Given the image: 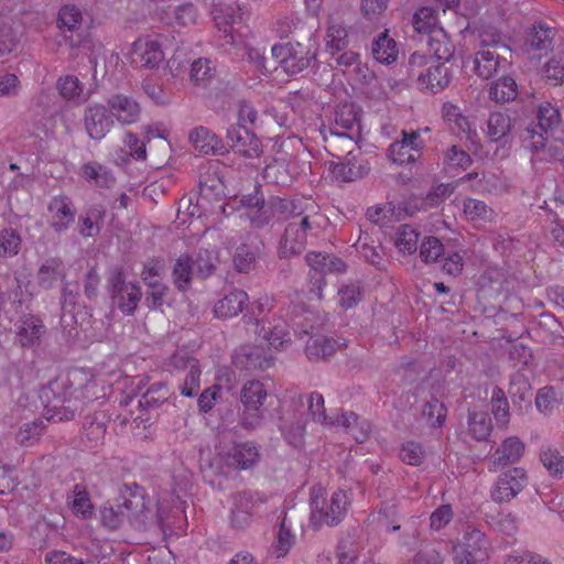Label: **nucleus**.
<instances>
[{
    "label": "nucleus",
    "instance_id": "1",
    "mask_svg": "<svg viewBox=\"0 0 564 564\" xmlns=\"http://www.w3.org/2000/svg\"><path fill=\"white\" fill-rule=\"evenodd\" d=\"M308 415L311 420L327 429L343 427L351 437L361 443L370 432L368 422H359L358 416L352 412L340 410L326 412L324 397L318 392H312L307 397Z\"/></svg>",
    "mask_w": 564,
    "mask_h": 564
},
{
    "label": "nucleus",
    "instance_id": "2",
    "mask_svg": "<svg viewBox=\"0 0 564 564\" xmlns=\"http://www.w3.org/2000/svg\"><path fill=\"white\" fill-rule=\"evenodd\" d=\"M212 14L220 45L228 51L245 48L249 29L245 23L246 13L242 8L236 2H221L215 6Z\"/></svg>",
    "mask_w": 564,
    "mask_h": 564
},
{
    "label": "nucleus",
    "instance_id": "3",
    "mask_svg": "<svg viewBox=\"0 0 564 564\" xmlns=\"http://www.w3.org/2000/svg\"><path fill=\"white\" fill-rule=\"evenodd\" d=\"M410 73L422 90L433 94L444 89L451 80L448 68L443 63L431 61L420 53L411 55Z\"/></svg>",
    "mask_w": 564,
    "mask_h": 564
},
{
    "label": "nucleus",
    "instance_id": "4",
    "mask_svg": "<svg viewBox=\"0 0 564 564\" xmlns=\"http://www.w3.org/2000/svg\"><path fill=\"white\" fill-rule=\"evenodd\" d=\"M90 381V375L84 369H72L67 372L65 379H59L57 386H65L69 383L70 391L67 392L69 397H73L79 389L87 387ZM78 406L73 404L72 398H64L63 400L56 399L52 404H48L44 409V417L52 422H63L74 419L75 412Z\"/></svg>",
    "mask_w": 564,
    "mask_h": 564
},
{
    "label": "nucleus",
    "instance_id": "5",
    "mask_svg": "<svg viewBox=\"0 0 564 564\" xmlns=\"http://www.w3.org/2000/svg\"><path fill=\"white\" fill-rule=\"evenodd\" d=\"M349 505L348 496H312L311 524L315 530L323 525L338 524L345 518Z\"/></svg>",
    "mask_w": 564,
    "mask_h": 564
},
{
    "label": "nucleus",
    "instance_id": "6",
    "mask_svg": "<svg viewBox=\"0 0 564 564\" xmlns=\"http://www.w3.org/2000/svg\"><path fill=\"white\" fill-rule=\"evenodd\" d=\"M268 397L262 382L250 380L241 388L240 400L243 404L242 422L246 426L256 427L263 419L262 405Z\"/></svg>",
    "mask_w": 564,
    "mask_h": 564
},
{
    "label": "nucleus",
    "instance_id": "7",
    "mask_svg": "<svg viewBox=\"0 0 564 564\" xmlns=\"http://www.w3.org/2000/svg\"><path fill=\"white\" fill-rule=\"evenodd\" d=\"M242 204L247 207L246 216L257 227L263 226L274 213L294 214L295 205L293 202L276 198L268 204L258 194L243 197Z\"/></svg>",
    "mask_w": 564,
    "mask_h": 564
},
{
    "label": "nucleus",
    "instance_id": "8",
    "mask_svg": "<svg viewBox=\"0 0 564 564\" xmlns=\"http://www.w3.org/2000/svg\"><path fill=\"white\" fill-rule=\"evenodd\" d=\"M131 65L137 68L155 69L164 61L165 55L161 42L152 36L138 37L128 53Z\"/></svg>",
    "mask_w": 564,
    "mask_h": 564
},
{
    "label": "nucleus",
    "instance_id": "9",
    "mask_svg": "<svg viewBox=\"0 0 564 564\" xmlns=\"http://www.w3.org/2000/svg\"><path fill=\"white\" fill-rule=\"evenodd\" d=\"M271 52L282 69L291 76L304 70L310 65L312 58L308 50L299 42L275 44L272 46Z\"/></svg>",
    "mask_w": 564,
    "mask_h": 564
},
{
    "label": "nucleus",
    "instance_id": "10",
    "mask_svg": "<svg viewBox=\"0 0 564 564\" xmlns=\"http://www.w3.org/2000/svg\"><path fill=\"white\" fill-rule=\"evenodd\" d=\"M84 127L93 140L104 139L113 128L115 121L107 105L90 102L84 110Z\"/></svg>",
    "mask_w": 564,
    "mask_h": 564
},
{
    "label": "nucleus",
    "instance_id": "11",
    "mask_svg": "<svg viewBox=\"0 0 564 564\" xmlns=\"http://www.w3.org/2000/svg\"><path fill=\"white\" fill-rule=\"evenodd\" d=\"M453 192L454 187L452 185L440 184L435 186L431 192H429L426 197L412 198L409 202H406L402 208L398 207V212L395 210L397 206L393 203H389V212H391L392 215H395L399 218L404 216H413L416 212L421 209L438 206Z\"/></svg>",
    "mask_w": 564,
    "mask_h": 564
},
{
    "label": "nucleus",
    "instance_id": "12",
    "mask_svg": "<svg viewBox=\"0 0 564 564\" xmlns=\"http://www.w3.org/2000/svg\"><path fill=\"white\" fill-rule=\"evenodd\" d=\"M308 265L311 267L310 276L314 280L316 291L311 290L312 296L319 300L322 297V286L324 284V274L327 272H343L345 271V263L333 256L323 253L311 252L306 256Z\"/></svg>",
    "mask_w": 564,
    "mask_h": 564
},
{
    "label": "nucleus",
    "instance_id": "13",
    "mask_svg": "<svg viewBox=\"0 0 564 564\" xmlns=\"http://www.w3.org/2000/svg\"><path fill=\"white\" fill-rule=\"evenodd\" d=\"M232 364L240 370H264L272 366L273 358L268 349L258 345H243L232 357Z\"/></svg>",
    "mask_w": 564,
    "mask_h": 564
},
{
    "label": "nucleus",
    "instance_id": "14",
    "mask_svg": "<svg viewBox=\"0 0 564 564\" xmlns=\"http://www.w3.org/2000/svg\"><path fill=\"white\" fill-rule=\"evenodd\" d=\"M107 106L113 121L122 126L133 124L141 117V106L132 96L115 94L107 99Z\"/></svg>",
    "mask_w": 564,
    "mask_h": 564
},
{
    "label": "nucleus",
    "instance_id": "15",
    "mask_svg": "<svg viewBox=\"0 0 564 564\" xmlns=\"http://www.w3.org/2000/svg\"><path fill=\"white\" fill-rule=\"evenodd\" d=\"M220 163L216 160L208 161L200 167L198 203H203L212 196L219 199L225 195V185L220 175Z\"/></svg>",
    "mask_w": 564,
    "mask_h": 564
},
{
    "label": "nucleus",
    "instance_id": "16",
    "mask_svg": "<svg viewBox=\"0 0 564 564\" xmlns=\"http://www.w3.org/2000/svg\"><path fill=\"white\" fill-rule=\"evenodd\" d=\"M258 336L267 343L268 351L280 350L286 347L291 338L286 330V324L282 318L263 317L257 325Z\"/></svg>",
    "mask_w": 564,
    "mask_h": 564
},
{
    "label": "nucleus",
    "instance_id": "17",
    "mask_svg": "<svg viewBox=\"0 0 564 564\" xmlns=\"http://www.w3.org/2000/svg\"><path fill=\"white\" fill-rule=\"evenodd\" d=\"M75 207L67 196H55L48 204V224L56 232L66 231L75 221Z\"/></svg>",
    "mask_w": 564,
    "mask_h": 564
},
{
    "label": "nucleus",
    "instance_id": "18",
    "mask_svg": "<svg viewBox=\"0 0 564 564\" xmlns=\"http://www.w3.org/2000/svg\"><path fill=\"white\" fill-rule=\"evenodd\" d=\"M311 228L308 218H294L285 228L281 246V253L284 257L301 252L306 243L307 230Z\"/></svg>",
    "mask_w": 564,
    "mask_h": 564
},
{
    "label": "nucleus",
    "instance_id": "19",
    "mask_svg": "<svg viewBox=\"0 0 564 564\" xmlns=\"http://www.w3.org/2000/svg\"><path fill=\"white\" fill-rule=\"evenodd\" d=\"M229 145L246 158H257L261 154V141L243 126L231 127L227 131Z\"/></svg>",
    "mask_w": 564,
    "mask_h": 564
},
{
    "label": "nucleus",
    "instance_id": "20",
    "mask_svg": "<svg viewBox=\"0 0 564 564\" xmlns=\"http://www.w3.org/2000/svg\"><path fill=\"white\" fill-rule=\"evenodd\" d=\"M370 171V164L361 156L349 152L344 162L332 163V176L339 182H354L364 177Z\"/></svg>",
    "mask_w": 564,
    "mask_h": 564
},
{
    "label": "nucleus",
    "instance_id": "21",
    "mask_svg": "<svg viewBox=\"0 0 564 564\" xmlns=\"http://www.w3.org/2000/svg\"><path fill=\"white\" fill-rule=\"evenodd\" d=\"M442 116L448 129L457 137L471 139V137L476 134L474 123L457 105L451 101L444 102Z\"/></svg>",
    "mask_w": 564,
    "mask_h": 564
},
{
    "label": "nucleus",
    "instance_id": "22",
    "mask_svg": "<svg viewBox=\"0 0 564 564\" xmlns=\"http://www.w3.org/2000/svg\"><path fill=\"white\" fill-rule=\"evenodd\" d=\"M422 149V141L419 133H405L400 141H395L390 145L389 158L397 164H405L414 162L419 158Z\"/></svg>",
    "mask_w": 564,
    "mask_h": 564
},
{
    "label": "nucleus",
    "instance_id": "23",
    "mask_svg": "<svg viewBox=\"0 0 564 564\" xmlns=\"http://www.w3.org/2000/svg\"><path fill=\"white\" fill-rule=\"evenodd\" d=\"M497 43L495 45H484L476 52L473 59L475 73L484 79L492 77L506 62L497 53Z\"/></svg>",
    "mask_w": 564,
    "mask_h": 564
},
{
    "label": "nucleus",
    "instance_id": "24",
    "mask_svg": "<svg viewBox=\"0 0 564 564\" xmlns=\"http://www.w3.org/2000/svg\"><path fill=\"white\" fill-rule=\"evenodd\" d=\"M56 89L64 100L74 105H82L90 97L85 84L72 74L61 76L56 82Z\"/></svg>",
    "mask_w": 564,
    "mask_h": 564
},
{
    "label": "nucleus",
    "instance_id": "25",
    "mask_svg": "<svg viewBox=\"0 0 564 564\" xmlns=\"http://www.w3.org/2000/svg\"><path fill=\"white\" fill-rule=\"evenodd\" d=\"M171 364L175 368H188V372L181 388V393L185 397L195 395L199 390V378L202 373L198 361L194 358L187 357L185 354H176L171 358Z\"/></svg>",
    "mask_w": 564,
    "mask_h": 564
},
{
    "label": "nucleus",
    "instance_id": "26",
    "mask_svg": "<svg viewBox=\"0 0 564 564\" xmlns=\"http://www.w3.org/2000/svg\"><path fill=\"white\" fill-rule=\"evenodd\" d=\"M303 335H308V339L306 340L305 351L310 359H319V358L329 357L339 347V344L337 340H335L333 338H328L325 335L318 333L317 330L314 332L313 327H312L311 332L303 329L301 332V337Z\"/></svg>",
    "mask_w": 564,
    "mask_h": 564
},
{
    "label": "nucleus",
    "instance_id": "27",
    "mask_svg": "<svg viewBox=\"0 0 564 564\" xmlns=\"http://www.w3.org/2000/svg\"><path fill=\"white\" fill-rule=\"evenodd\" d=\"M106 209L102 205L96 204L85 209L78 217L77 230L84 238L96 237L104 225Z\"/></svg>",
    "mask_w": 564,
    "mask_h": 564
},
{
    "label": "nucleus",
    "instance_id": "28",
    "mask_svg": "<svg viewBox=\"0 0 564 564\" xmlns=\"http://www.w3.org/2000/svg\"><path fill=\"white\" fill-rule=\"evenodd\" d=\"M232 498L230 522L232 527L238 529L248 525L256 507L265 502L261 497L254 499V496H232Z\"/></svg>",
    "mask_w": 564,
    "mask_h": 564
},
{
    "label": "nucleus",
    "instance_id": "29",
    "mask_svg": "<svg viewBox=\"0 0 564 564\" xmlns=\"http://www.w3.org/2000/svg\"><path fill=\"white\" fill-rule=\"evenodd\" d=\"M193 148L202 154L215 155L224 151L223 141L209 129L205 127H196L188 135Z\"/></svg>",
    "mask_w": 564,
    "mask_h": 564
},
{
    "label": "nucleus",
    "instance_id": "30",
    "mask_svg": "<svg viewBox=\"0 0 564 564\" xmlns=\"http://www.w3.org/2000/svg\"><path fill=\"white\" fill-rule=\"evenodd\" d=\"M524 448V443L519 437L505 438L494 454L492 465L498 468L517 463L523 456Z\"/></svg>",
    "mask_w": 564,
    "mask_h": 564
},
{
    "label": "nucleus",
    "instance_id": "31",
    "mask_svg": "<svg viewBox=\"0 0 564 564\" xmlns=\"http://www.w3.org/2000/svg\"><path fill=\"white\" fill-rule=\"evenodd\" d=\"M33 183V174L22 172L14 163L10 164L1 175L2 188L9 196L19 191H30Z\"/></svg>",
    "mask_w": 564,
    "mask_h": 564
},
{
    "label": "nucleus",
    "instance_id": "32",
    "mask_svg": "<svg viewBox=\"0 0 564 564\" xmlns=\"http://www.w3.org/2000/svg\"><path fill=\"white\" fill-rule=\"evenodd\" d=\"M464 217L475 226L492 223L497 216L496 212L485 202L475 198H464L460 205Z\"/></svg>",
    "mask_w": 564,
    "mask_h": 564
},
{
    "label": "nucleus",
    "instance_id": "33",
    "mask_svg": "<svg viewBox=\"0 0 564 564\" xmlns=\"http://www.w3.org/2000/svg\"><path fill=\"white\" fill-rule=\"evenodd\" d=\"M248 302V294L242 290H231L214 306L217 317L230 318L242 312Z\"/></svg>",
    "mask_w": 564,
    "mask_h": 564
},
{
    "label": "nucleus",
    "instance_id": "34",
    "mask_svg": "<svg viewBox=\"0 0 564 564\" xmlns=\"http://www.w3.org/2000/svg\"><path fill=\"white\" fill-rule=\"evenodd\" d=\"M528 475L523 468L513 467L498 477L496 494H520L528 485Z\"/></svg>",
    "mask_w": 564,
    "mask_h": 564
},
{
    "label": "nucleus",
    "instance_id": "35",
    "mask_svg": "<svg viewBox=\"0 0 564 564\" xmlns=\"http://www.w3.org/2000/svg\"><path fill=\"white\" fill-rule=\"evenodd\" d=\"M112 297L123 313L131 314L141 299V290L135 283L119 282L115 284Z\"/></svg>",
    "mask_w": 564,
    "mask_h": 564
},
{
    "label": "nucleus",
    "instance_id": "36",
    "mask_svg": "<svg viewBox=\"0 0 564 564\" xmlns=\"http://www.w3.org/2000/svg\"><path fill=\"white\" fill-rule=\"evenodd\" d=\"M325 43L328 48L336 52L344 50L348 45V30L339 13L329 14L328 17Z\"/></svg>",
    "mask_w": 564,
    "mask_h": 564
},
{
    "label": "nucleus",
    "instance_id": "37",
    "mask_svg": "<svg viewBox=\"0 0 564 564\" xmlns=\"http://www.w3.org/2000/svg\"><path fill=\"white\" fill-rule=\"evenodd\" d=\"M555 35L554 29L544 23L534 25L527 34L525 47L528 52L546 53Z\"/></svg>",
    "mask_w": 564,
    "mask_h": 564
},
{
    "label": "nucleus",
    "instance_id": "38",
    "mask_svg": "<svg viewBox=\"0 0 564 564\" xmlns=\"http://www.w3.org/2000/svg\"><path fill=\"white\" fill-rule=\"evenodd\" d=\"M371 53L377 62L389 65L398 59L399 46L386 30L373 40Z\"/></svg>",
    "mask_w": 564,
    "mask_h": 564
},
{
    "label": "nucleus",
    "instance_id": "39",
    "mask_svg": "<svg viewBox=\"0 0 564 564\" xmlns=\"http://www.w3.org/2000/svg\"><path fill=\"white\" fill-rule=\"evenodd\" d=\"M420 234L410 225L399 226L393 234L392 241L395 249L402 254H413L417 250Z\"/></svg>",
    "mask_w": 564,
    "mask_h": 564
},
{
    "label": "nucleus",
    "instance_id": "40",
    "mask_svg": "<svg viewBox=\"0 0 564 564\" xmlns=\"http://www.w3.org/2000/svg\"><path fill=\"white\" fill-rule=\"evenodd\" d=\"M44 334V325L34 316H24L20 321L17 338L22 346L34 345Z\"/></svg>",
    "mask_w": 564,
    "mask_h": 564
},
{
    "label": "nucleus",
    "instance_id": "41",
    "mask_svg": "<svg viewBox=\"0 0 564 564\" xmlns=\"http://www.w3.org/2000/svg\"><path fill=\"white\" fill-rule=\"evenodd\" d=\"M79 175L85 181L94 183L100 187H110L115 177L112 173L104 165L97 162H87L80 166Z\"/></svg>",
    "mask_w": 564,
    "mask_h": 564
},
{
    "label": "nucleus",
    "instance_id": "42",
    "mask_svg": "<svg viewBox=\"0 0 564 564\" xmlns=\"http://www.w3.org/2000/svg\"><path fill=\"white\" fill-rule=\"evenodd\" d=\"M429 51L438 61H448L454 54V45L449 41L444 30H434V32L426 37Z\"/></svg>",
    "mask_w": 564,
    "mask_h": 564
},
{
    "label": "nucleus",
    "instance_id": "43",
    "mask_svg": "<svg viewBox=\"0 0 564 564\" xmlns=\"http://www.w3.org/2000/svg\"><path fill=\"white\" fill-rule=\"evenodd\" d=\"M511 118L501 111L491 112L484 129L486 135L494 142L502 140L511 131Z\"/></svg>",
    "mask_w": 564,
    "mask_h": 564
},
{
    "label": "nucleus",
    "instance_id": "44",
    "mask_svg": "<svg viewBox=\"0 0 564 564\" xmlns=\"http://www.w3.org/2000/svg\"><path fill=\"white\" fill-rule=\"evenodd\" d=\"M488 541L485 534L476 528L468 527L464 533L463 541L454 545V552L474 553L486 551Z\"/></svg>",
    "mask_w": 564,
    "mask_h": 564
},
{
    "label": "nucleus",
    "instance_id": "45",
    "mask_svg": "<svg viewBox=\"0 0 564 564\" xmlns=\"http://www.w3.org/2000/svg\"><path fill=\"white\" fill-rule=\"evenodd\" d=\"M280 429L290 445L301 447L304 444L305 423L302 419L295 416L283 417Z\"/></svg>",
    "mask_w": 564,
    "mask_h": 564
},
{
    "label": "nucleus",
    "instance_id": "46",
    "mask_svg": "<svg viewBox=\"0 0 564 564\" xmlns=\"http://www.w3.org/2000/svg\"><path fill=\"white\" fill-rule=\"evenodd\" d=\"M197 274L194 260L187 256H181L173 268V279L180 290H185L189 285L192 278Z\"/></svg>",
    "mask_w": 564,
    "mask_h": 564
},
{
    "label": "nucleus",
    "instance_id": "47",
    "mask_svg": "<svg viewBox=\"0 0 564 564\" xmlns=\"http://www.w3.org/2000/svg\"><path fill=\"white\" fill-rule=\"evenodd\" d=\"M230 458L231 463L238 468L247 469L258 462L259 452L256 446L248 443H241L234 446Z\"/></svg>",
    "mask_w": 564,
    "mask_h": 564
},
{
    "label": "nucleus",
    "instance_id": "48",
    "mask_svg": "<svg viewBox=\"0 0 564 564\" xmlns=\"http://www.w3.org/2000/svg\"><path fill=\"white\" fill-rule=\"evenodd\" d=\"M491 412L498 426L506 427L509 423L510 411L509 402L505 392L499 387H495L491 391Z\"/></svg>",
    "mask_w": 564,
    "mask_h": 564
},
{
    "label": "nucleus",
    "instance_id": "49",
    "mask_svg": "<svg viewBox=\"0 0 564 564\" xmlns=\"http://www.w3.org/2000/svg\"><path fill=\"white\" fill-rule=\"evenodd\" d=\"M163 20L173 26H188L196 23L197 12L193 4L185 3L176 7L171 13L166 12Z\"/></svg>",
    "mask_w": 564,
    "mask_h": 564
},
{
    "label": "nucleus",
    "instance_id": "50",
    "mask_svg": "<svg viewBox=\"0 0 564 564\" xmlns=\"http://www.w3.org/2000/svg\"><path fill=\"white\" fill-rule=\"evenodd\" d=\"M517 83L512 77H501L495 82L489 91V96L496 102H507L517 97Z\"/></svg>",
    "mask_w": 564,
    "mask_h": 564
},
{
    "label": "nucleus",
    "instance_id": "51",
    "mask_svg": "<svg viewBox=\"0 0 564 564\" xmlns=\"http://www.w3.org/2000/svg\"><path fill=\"white\" fill-rule=\"evenodd\" d=\"M335 122L336 131L334 134L338 137H346L349 131H352L355 127H358L359 118L352 106L345 105L337 110Z\"/></svg>",
    "mask_w": 564,
    "mask_h": 564
},
{
    "label": "nucleus",
    "instance_id": "52",
    "mask_svg": "<svg viewBox=\"0 0 564 564\" xmlns=\"http://www.w3.org/2000/svg\"><path fill=\"white\" fill-rule=\"evenodd\" d=\"M63 276V265L58 259L45 260L37 272V281L43 288H52Z\"/></svg>",
    "mask_w": 564,
    "mask_h": 564
},
{
    "label": "nucleus",
    "instance_id": "53",
    "mask_svg": "<svg viewBox=\"0 0 564 564\" xmlns=\"http://www.w3.org/2000/svg\"><path fill=\"white\" fill-rule=\"evenodd\" d=\"M413 28L417 33L431 35L434 30H442L437 25V18L430 8L419 9L413 17Z\"/></svg>",
    "mask_w": 564,
    "mask_h": 564
},
{
    "label": "nucleus",
    "instance_id": "54",
    "mask_svg": "<svg viewBox=\"0 0 564 564\" xmlns=\"http://www.w3.org/2000/svg\"><path fill=\"white\" fill-rule=\"evenodd\" d=\"M492 430L491 420L486 413H471L468 420V432L477 441L486 440Z\"/></svg>",
    "mask_w": 564,
    "mask_h": 564
},
{
    "label": "nucleus",
    "instance_id": "55",
    "mask_svg": "<svg viewBox=\"0 0 564 564\" xmlns=\"http://www.w3.org/2000/svg\"><path fill=\"white\" fill-rule=\"evenodd\" d=\"M471 189L479 194L500 195L506 191V185L497 175L487 173L471 184Z\"/></svg>",
    "mask_w": 564,
    "mask_h": 564
},
{
    "label": "nucleus",
    "instance_id": "56",
    "mask_svg": "<svg viewBox=\"0 0 564 564\" xmlns=\"http://www.w3.org/2000/svg\"><path fill=\"white\" fill-rule=\"evenodd\" d=\"M83 21L82 11L73 4H66L59 9L58 12V26L67 31L77 30Z\"/></svg>",
    "mask_w": 564,
    "mask_h": 564
},
{
    "label": "nucleus",
    "instance_id": "57",
    "mask_svg": "<svg viewBox=\"0 0 564 564\" xmlns=\"http://www.w3.org/2000/svg\"><path fill=\"white\" fill-rule=\"evenodd\" d=\"M295 542V535L292 533L291 525L288 523V518L281 520L280 529L278 532V541L274 545V554L276 557H282L289 553Z\"/></svg>",
    "mask_w": 564,
    "mask_h": 564
},
{
    "label": "nucleus",
    "instance_id": "58",
    "mask_svg": "<svg viewBox=\"0 0 564 564\" xmlns=\"http://www.w3.org/2000/svg\"><path fill=\"white\" fill-rule=\"evenodd\" d=\"M399 455L405 464L419 466L425 458V449L421 443L408 441L402 444Z\"/></svg>",
    "mask_w": 564,
    "mask_h": 564
},
{
    "label": "nucleus",
    "instance_id": "59",
    "mask_svg": "<svg viewBox=\"0 0 564 564\" xmlns=\"http://www.w3.org/2000/svg\"><path fill=\"white\" fill-rule=\"evenodd\" d=\"M123 144L127 152L123 155H118V160L126 162L128 158H133L135 160H144L147 158L145 143L135 134L127 133L123 139Z\"/></svg>",
    "mask_w": 564,
    "mask_h": 564
},
{
    "label": "nucleus",
    "instance_id": "60",
    "mask_svg": "<svg viewBox=\"0 0 564 564\" xmlns=\"http://www.w3.org/2000/svg\"><path fill=\"white\" fill-rule=\"evenodd\" d=\"M21 248V237L13 229H3L0 231V256L12 257L18 254Z\"/></svg>",
    "mask_w": 564,
    "mask_h": 564
},
{
    "label": "nucleus",
    "instance_id": "61",
    "mask_svg": "<svg viewBox=\"0 0 564 564\" xmlns=\"http://www.w3.org/2000/svg\"><path fill=\"white\" fill-rule=\"evenodd\" d=\"M540 460L546 470L554 476L564 473V457L556 448H546L542 451Z\"/></svg>",
    "mask_w": 564,
    "mask_h": 564
},
{
    "label": "nucleus",
    "instance_id": "62",
    "mask_svg": "<svg viewBox=\"0 0 564 564\" xmlns=\"http://www.w3.org/2000/svg\"><path fill=\"white\" fill-rule=\"evenodd\" d=\"M44 431V424L41 420H35L31 423H26L19 430L17 434V441L24 446L32 445Z\"/></svg>",
    "mask_w": 564,
    "mask_h": 564
},
{
    "label": "nucleus",
    "instance_id": "63",
    "mask_svg": "<svg viewBox=\"0 0 564 564\" xmlns=\"http://www.w3.org/2000/svg\"><path fill=\"white\" fill-rule=\"evenodd\" d=\"M215 67L210 59L198 58L192 63L191 79L196 83H205L214 76Z\"/></svg>",
    "mask_w": 564,
    "mask_h": 564
},
{
    "label": "nucleus",
    "instance_id": "64",
    "mask_svg": "<svg viewBox=\"0 0 564 564\" xmlns=\"http://www.w3.org/2000/svg\"><path fill=\"white\" fill-rule=\"evenodd\" d=\"M545 76L553 85L564 83V52L555 55L544 67Z\"/></svg>",
    "mask_w": 564,
    "mask_h": 564
}]
</instances>
